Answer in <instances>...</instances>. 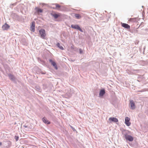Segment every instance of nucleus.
I'll return each instance as SVG.
<instances>
[{
	"label": "nucleus",
	"instance_id": "25",
	"mask_svg": "<svg viewBox=\"0 0 148 148\" xmlns=\"http://www.w3.org/2000/svg\"><path fill=\"white\" fill-rule=\"evenodd\" d=\"M39 73H41L42 74H46L45 72H43L41 70H39Z\"/></svg>",
	"mask_w": 148,
	"mask_h": 148
},
{
	"label": "nucleus",
	"instance_id": "9",
	"mask_svg": "<svg viewBox=\"0 0 148 148\" xmlns=\"http://www.w3.org/2000/svg\"><path fill=\"white\" fill-rule=\"evenodd\" d=\"M35 22L34 21H33L32 22V25L30 27L31 30L33 32H34L35 31Z\"/></svg>",
	"mask_w": 148,
	"mask_h": 148
},
{
	"label": "nucleus",
	"instance_id": "2",
	"mask_svg": "<svg viewBox=\"0 0 148 148\" xmlns=\"http://www.w3.org/2000/svg\"><path fill=\"white\" fill-rule=\"evenodd\" d=\"M3 145H4V147H2V148H9L11 145V142L9 140H6L3 142Z\"/></svg>",
	"mask_w": 148,
	"mask_h": 148
},
{
	"label": "nucleus",
	"instance_id": "7",
	"mask_svg": "<svg viewBox=\"0 0 148 148\" xmlns=\"http://www.w3.org/2000/svg\"><path fill=\"white\" fill-rule=\"evenodd\" d=\"M130 119L127 117H126L125 118V123L127 126H129L131 124V123L130 122Z\"/></svg>",
	"mask_w": 148,
	"mask_h": 148
},
{
	"label": "nucleus",
	"instance_id": "26",
	"mask_svg": "<svg viewBox=\"0 0 148 148\" xmlns=\"http://www.w3.org/2000/svg\"><path fill=\"white\" fill-rule=\"evenodd\" d=\"M79 53L80 54H82L83 53V51L81 49H79Z\"/></svg>",
	"mask_w": 148,
	"mask_h": 148
},
{
	"label": "nucleus",
	"instance_id": "13",
	"mask_svg": "<svg viewBox=\"0 0 148 148\" xmlns=\"http://www.w3.org/2000/svg\"><path fill=\"white\" fill-rule=\"evenodd\" d=\"M42 120L43 122L45 124H50L51 122L50 121H49L45 117H44L42 119Z\"/></svg>",
	"mask_w": 148,
	"mask_h": 148
},
{
	"label": "nucleus",
	"instance_id": "30",
	"mask_svg": "<svg viewBox=\"0 0 148 148\" xmlns=\"http://www.w3.org/2000/svg\"><path fill=\"white\" fill-rule=\"evenodd\" d=\"M36 90L38 91H40V88L39 87L38 88H36Z\"/></svg>",
	"mask_w": 148,
	"mask_h": 148
},
{
	"label": "nucleus",
	"instance_id": "31",
	"mask_svg": "<svg viewBox=\"0 0 148 148\" xmlns=\"http://www.w3.org/2000/svg\"><path fill=\"white\" fill-rule=\"evenodd\" d=\"M17 16V15L16 14H15V13H12V16Z\"/></svg>",
	"mask_w": 148,
	"mask_h": 148
},
{
	"label": "nucleus",
	"instance_id": "34",
	"mask_svg": "<svg viewBox=\"0 0 148 148\" xmlns=\"http://www.w3.org/2000/svg\"><path fill=\"white\" fill-rule=\"evenodd\" d=\"M2 145V143L1 142H0V146H1Z\"/></svg>",
	"mask_w": 148,
	"mask_h": 148
},
{
	"label": "nucleus",
	"instance_id": "24",
	"mask_svg": "<svg viewBox=\"0 0 148 148\" xmlns=\"http://www.w3.org/2000/svg\"><path fill=\"white\" fill-rule=\"evenodd\" d=\"M79 48H78L76 47H75L74 49V50L76 52H78L79 49Z\"/></svg>",
	"mask_w": 148,
	"mask_h": 148
},
{
	"label": "nucleus",
	"instance_id": "15",
	"mask_svg": "<svg viewBox=\"0 0 148 148\" xmlns=\"http://www.w3.org/2000/svg\"><path fill=\"white\" fill-rule=\"evenodd\" d=\"M35 10H36V12L38 13H41L42 12L43 10L42 9L39 8L38 7H36L35 8Z\"/></svg>",
	"mask_w": 148,
	"mask_h": 148
},
{
	"label": "nucleus",
	"instance_id": "14",
	"mask_svg": "<svg viewBox=\"0 0 148 148\" xmlns=\"http://www.w3.org/2000/svg\"><path fill=\"white\" fill-rule=\"evenodd\" d=\"M51 15L55 19H57L60 16V15L59 14H57L56 13H51Z\"/></svg>",
	"mask_w": 148,
	"mask_h": 148
},
{
	"label": "nucleus",
	"instance_id": "4",
	"mask_svg": "<svg viewBox=\"0 0 148 148\" xmlns=\"http://www.w3.org/2000/svg\"><path fill=\"white\" fill-rule=\"evenodd\" d=\"M8 76L10 79L12 81L14 82H16V78L11 73H9L8 75Z\"/></svg>",
	"mask_w": 148,
	"mask_h": 148
},
{
	"label": "nucleus",
	"instance_id": "29",
	"mask_svg": "<svg viewBox=\"0 0 148 148\" xmlns=\"http://www.w3.org/2000/svg\"><path fill=\"white\" fill-rule=\"evenodd\" d=\"M70 126L73 131H76V130L71 125Z\"/></svg>",
	"mask_w": 148,
	"mask_h": 148
},
{
	"label": "nucleus",
	"instance_id": "32",
	"mask_svg": "<svg viewBox=\"0 0 148 148\" xmlns=\"http://www.w3.org/2000/svg\"><path fill=\"white\" fill-rule=\"evenodd\" d=\"M74 46H72L71 47V48L72 49H73L74 50Z\"/></svg>",
	"mask_w": 148,
	"mask_h": 148
},
{
	"label": "nucleus",
	"instance_id": "27",
	"mask_svg": "<svg viewBox=\"0 0 148 148\" xmlns=\"http://www.w3.org/2000/svg\"><path fill=\"white\" fill-rule=\"evenodd\" d=\"M77 30H79L80 32H83V30L80 28L79 26Z\"/></svg>",
	"mask_w": 148,
	"mask_h": 148
},
{
	"label": "nucleus",
	"instance_id": "10",
	"mask_svg": "<svg viewBox=\"0 0 148 148\" xmlns=\"http://www.w3.org/2000/svg\"><path fill=\"white\" fill-rule=\"evenodd\" d=\"M121 26L127 29H130V26L127 24L121 23Z\"/></svg>",
	"mask_w": 148,
	"mask_h": 148
},
{
	"label": "nucleus",
	"instance_id": "28",
	"mask_svg": "<svg viewBox=\"0 0 148 148\" xmlns=\"http://www.w3.org/2000/svg\"><path fill=\"white\" fill-rule=\"evenodd\" d=\"M16 3H17V2H16L15 3H14L11 4V7L12 8L13 6L14 5H16Z\"/></svg>",
	"mask_w": 148,
	"mask_h": 148
},
{
	"label": "nucleus",
	"instance_id": "6",
	"mask_svg": "<svg viewBox=\"0 0 148 148\" xmlns=\"http://www.w3.org/2000/svg\"><path fill=\"white\" fill-rule=\"evenodd\" d=\"M130 105L131 107V108L132 110H134L135 108V103L134 101L132 100H130Z\"/></svg>",
	"mask_w": 148,
	"mask_h": 148
},
{
	"label": "nucleus",
	"instance_id": "33",
	"mask_svg": "<svg viewBox=\"0 0 148 148\" xmlns=\"http://www.w3.org/2000/svg\"><path fill=\"white\" fill-rule=\"evenodd\" d=\"M23 127L25 128H27V125H25L23 126Z\"/></svg>",
	"mask_w": 148,
	"mask_h": 148
},
{
	"label": "nucleus",
	"instance_id": "11",
	"mask_svg": "<svg viewBox=\"0 0 148 148\" xmlns=\"http://www.w3.org/2000/svg\"><path fill=\"white\" fill-rule=\"evenodd\" d=\"M10 26L5 23L2 26V28L3 30H7L10 28Z\"/></svg>",
	"mask_w": 148,
	"mask_h": 148
},
{
	"label": "nucleus",
	"instance_id": "23",
	"mask_svg": "<svg viewBox=\"0 0 148 148\" xmlns=\"http://www.w3.org/2000/svg\"><path fill=\"white\" fill-rule=\"evenodd\" d=\"M19 137L18 136H14V139L16 140V141H17L19 139Z\"/></svg>",
	"mask_w": 148,
	"mask_h": 148
},
{
	"label": "nucleus",
	"instance_id": "12",
	"mask_svg": "<svg viewBox=\"0 0 148 148\" xmlns=\"http://www.w3.org/2000/svg\"><path fill=\"white\" fill-rule=\"evenodd\" d=\"M109 120L110 122H113L115 123L118 122V119L114 117H110L109 119Z\"/></svg>",
	"mask_w": 148,
	"mask_h": 148
},
{
	"label": "nucleus",
	"instance_id": "1",
	"mask_svg": "<svg viewBox=\"0 0 148 148\" xmlns=\"http://www.w3.org/2000/svg\"><path fill=\"white\" fill-rule=\"evenodd\" d=\"M122 133L123 137L126 140L132 142L134 140L133 137L130 135L131 132L127 130L123 129L122 130Z\"/></svg>",
	"mask_w": 148,
	"mask_h": 148
},
{
	"label": "nucleus",
	"instance_id": "5",
	"mask_svg": "<svg viewBox=\"0 0 148 148\" xmlns=\"http://www.w3.org/2000/svg\"><path fill=\"white\" fill-rule=\"evenodd\" d=\"M49 62L51 63V65H52L55 68V69L57 70L58 69L57 65L56 63L51 59L49 60Z\"/></svg>",
	"mask_w": 148,
	"mask_h": 148
},
{
	"label": "nucleus",
	"instance_id": "16",
	"mask_svg": "<svg viewBox=\"0 0 148 148\" xmlns=\"http://www.w3.org/2000/svg\"><path fill=\"white\" fill-rule=\"evenodd\" d=\"M71 27L73 28L76 29L77 30L79 27V26L77 25H71Z\"/></svg>",
	"mask_w": 148,
	"mask_h": 148
},
{
	"label": "nucleus",
	"instance_id": "17",
	"mask_svg": "<svg viewBox=\"0 0 148 148\" xmlns=\"http://www.w3.org/2000/svg\"><path fill=\"white\" fill-rule=\"evenodd\" d=\"M52 5H55L56 6L55 7H52V8L54 9H56L57 8H60L61 7L60 5H59L57 3L53 4H52Z\"/></svg>",
	"mask_w": 148,
	"mask_h": 148
},
{
	"label": "nucleus",
	"instance_id": "20",
	"mask_svg": "<svg viewBox=\"0 0 148 148\" xmlns=\"http://www.w3.org/2000/svg\"><path fill=\"white\" fill-rule=\"evenodd\" d=\"M129 21L131 22H135L136 21V18H130L129 20Z\"/></svg>",
	"mask_w": 148,
	"mask_h": 148
},
{
	"label": "nucleus",
	"instance_id": "22",
	"mask_svg": "<svg viewBox=\"0 0 148 148\" xmlns=\"http://www.w3.org/2000/svg\"><path fill=\"white\" fill-rule=\"evenodd\" d=\"M47 88V86L46 84H43V89L45 90Z\"/></svg>",
	"mask_w": 148,
	"mask_h": 148
},
{
	"label": "nucleus",
	"instance_id": "35",
	"mask_svg": "<svg viewBox=\"0 0 148 148\" xmlns=\"http://www.w3.org/2000/svg\"><path fill=\"white\" fill-rule=\"evenodd\" d=\"M144 91L143 90H141L140 91V92H143V91Z\"/></svg>",
	"mask_w": 148,
	"mask_h": 148
},
{
	"label": "nucleus",
	"instance_id": "18",
	"mask_svg": "<svg viewBox=\"0 0 148 148\" xmlns=\"http://www.w3.org/2000/svg\"><path fill=\"white\" fill-rule=\"evenodd\" d=\"M76 18L77 19H79L81 18V16L79 14L75 13L74 14Z\"/></svg>",
	"mask_w": 148,
	"mask_h": 148
},
{
	"label": "nucleus",
	"instance_id": "21",
	"mask_svg": "<svg viewBox=\"0 0 148 148\" xmlns=\"http://www.w3.org/2000/svg\"><path fill=\"white\" fill-rule=\"evenodd\" d=\"M138 71L137 70L132 69L131 70V71L132 73H137Z\"/></svg>",
	"mask_w": 148,
	"mask_h": 148
},
{
	"label": "nucleus",
	"instance_id": "8",
	"mask_svg": "<svg viewBox=\"0 0 148 148\" xmlns=\"http://www.w3.org/2000/svg\"><path fill=\"white\" fill-rule=\"evenodd\" d=\"M105 93V91L104 89H102L100 90L99 92V97H103Z\"/></svg>",
	"mask_w": 148,
	"mask_h": 148
},
{
	"label": "nucleus",
	"instance_id": "3",
	"mask_svg": "<svg viewBox=\"0 0 148 148\" xmlns=\"http://www.w3.org/2000/svg\"><path fill=\"white\" fill-rule=\"evenodd\" d=\"M39 34L40 35V37L43 39H45L46 36L45 30L44 29H41L39 31Z\"/></svg>",
	"mask_w": 148,
	"mask_h": 148
},
{
	"label": "nucleus",
	"instance_id": "19",
	"mask_svg": "<svg viewBox=\"0 0 148 148\" xmlns=\"http://www.w3.org/2000/svg\"><path fill=\"white\" fill-rule=\"evenodd\" d=\"M56 46L58 47V48H59L60 49L62 50H64V48L62 46L60 45L59 43H57L56 44Z\"/></svg>",
	"mask_w": 148,
	"mask_h": 148
}]
</instances>
